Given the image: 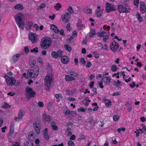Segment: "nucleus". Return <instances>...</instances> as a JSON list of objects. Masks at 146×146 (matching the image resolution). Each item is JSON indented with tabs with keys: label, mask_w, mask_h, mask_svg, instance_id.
<instances>
[{
	"label": "nucleus",
	"mask_w": 146,
	"mask_h": 146,
	"mask_svg": "<svg viewBox=\"0 0 146 146\" xmlns=\"http://www.w3.org/2000/svg\"><path fill=\"white\" fill-rule=\"evenodd\" d=\"M32 58H33V60L31 61L30 64V66L31 68L35 66L36 62L35 57H33Z\"/></svg>",
	"instance_id": "nucleus-29"
},
{
	"label": "nucleus",
	"mask_w": 146,
	"mask_h": 146,
	"mask_svg": "<svg viewBox=\"0 0 146 146\" xmlns=\"http://www.w3.org/2000/svg\"><path fill=\"white\" fill-rule=\"evenodd\" d=\"M34 123L33 124V126H40V120L36 118V121H34Z\"/></svg>",
	"instance_id": "nucleus-27"
},
{
	"label": "nucleus",
	"mask_w": 146,
	"mask_h": 146,
	"mask_svg": "<svg viewBox=\"0 0 146 146\" xmlns=\"http://www.w3.org/2000/svg\"><path fill=\"white\" fill-rule=\"evenodd\" d=\"M56 52L57 53V54L58 57H61L63 55V52L61 50H58Z\"/></svg>",
	"instance_id": "nucleus-40"
},
{
	"label": "nucleus",
	"mask_w": 146,
	"mask_h": 146,
	"mask_svg": "<svg viewBox=\"0 0 146 146\" xmlns=\"http://www.w3.org/2000/svg\"><path fill=\"white\" fill-rule=\"evenodd\" d=\"M21 56L20 54H17L13 55L12 58V61L14 63H15L18 60Z\"/></svg>",
	"instance_id": "nucleus-14"
},
{
	"label": "nucleus",
	"mask_w": 146,
	"mask_h": 146,
	"mask_svg": "<svg viewBox=\"0 0 146 146\" xmlns=\"http://www.w3.org/2000/svg\"><path fill=\"white\" fill-rule=\"evenodd\" d=\"M68 11L71 14H72L74 13V11L72 7L70 6H69L68 9Z\"/></svg>",
	"instance_id": "nucleus-43"
},
{
	"label": "nucleus",
	"mask_w": 146,
	"mask_h": 146,
	"mask_svg": "<svg viewBox=\"0 0 146 146\" xmlns=\"http://www.w3.org/2000/svg\"><path fill=\"white\" fill-rule=\"evenodd\" d=\"M119 48L118 44L117 42L115 43V44H114L113 42H111L110 43V48L111 50L113 51H116Z\"/></svg>",
	"instance_id": "nucleus-11"
},
{
	"label": "nucleus",
	"mask_w": 146,
	"mask_h": 146,
	"mask_svg": "<svg viewBox=\"0 0 146 146\" xmlns=\"http://www.w3.org/2000/svg\"><path fill=\"white\" fill-rule=\"evenodd\" d=\"M45 7V4L44 3H42L41 5L39 6H38L37 7V9L38 10H39L41 9H42L44 8Z\"/></svg>",
	"instance_id": "nucleus-45"
},
{
	"label": "nucleus",
	"mask_w": 146,
	"mask_h": 146,
	"mask_svg": "<svg viewBox=\"0 0 146 146\" xmlns=\"http://www.w3.org/2000/svg\"><path fill=\"white\" fill-rule=\"evenodd\" d=\"M4 77L6 79L7 84L9 86L16 85V84H15L16 80L14 77L9 76L7 75H5Z\"/></svg>",
	"instance_id": "nucleus-5"
},
{
	"label": "nucleus",
	"mask_w": 146,
	"mask_h": 146,
	"mask_svg": "<svg viewBox=\"0 0 146 146\" xmlns=\"http://www.w3.org/2000/svg\"><path fill=\"white\" fill-rule=\"evenodd\" d=\"M14 8L18 10H22L24 8L22 4H17L14 7Z\"/></svg>",
	"instance_id": "nucleus-22"
},
{
	"label": "nucleus",
	"mask_w": 146,
	"mask_h": 146,
	"mask_svg": "<svg viewBox=\"0 0 146 146\" xmlns=\"http://www.w3.org/2000/svg\"><path fill=\"white\" fill-rule=\"evenodd\" d=\"M140 9L141 12L142 13H143L145 12L146 11V7L145 4V3L143 2H141L140 3Z\"/></svg>",
	"instance_id": "nucleus-15"
},
{
	"label": "nucleus",
	"mask_w": 146,
	"mask_h": 146,
	"mask_svg": "<svg viewBox=\"0 0 146 146\" xmlns=\"http://www.w3.org/2000/svg\"><path fill=\"white\" fill-rule=\"evenodd\" d=\"M55 96L56 99H58L59 98H63L61 94H57L55 95Z\"/></svg>",
	"instance_id": "nucleus-59"
},
{
	"label": "nucleus",
	"mask_w": 146,
	"mask_h": 146,
	"mask_svg": "<svg viewBox=\"0 0 146 146\" xmlns=\"http://www.w3.org/2000/svg\"><path fill=\"white\" fill-rule=\"evenodd\" d=\"M137 17L138 20H139V21H140V22H141L142 21V18L141 17V16L139 14H138L137 15Z\"/></svg>",
	"instance_id": "nucleus-54"
},
{
	"label": "nucleus",
	"mask_w": 146,
	"mask_h": 146,
	"mask_svg": "<svg viewBox=\"0 0 146 146\" xmlns=\"http://www.w3.org/2000/svg\"><path fill=\"white\" fill-rule=\"evenodd\" d=\"M65 79L67 82L74 80H75V78L74 77L69 75H66L65 76Z\"/></svg>",
	"instance_id": "nucleus-19"
},
{
	"label": "nucleus",
	"mask_w": 146,
	"mask_h": 146,
	"mask_svg": "<svg viewBox=\"0 0 146 146\" xmlns=\"http://www.w3.org/2000/svg\"><path fill=\"white\" fill-rule=\"evenodd\" d=\"M38 105L39 107H42L44 106V104L42 102H38Z\"/></svg>",
	"instance_id": "nucleus-60"
},
{
	"label": "nucleus",
	"mask_w": 146,
	"mask_h": 146,
	"mask_svg": "<svg viewBox=\"0 0 146 146\" xmlns=\"http://www.w3.org/2000/svg\"><path fill=\"white\" fill-rule=\"evenodd\" d=\"M70 114L74 117H76V115H78V114L76 112L74 111H71Z\"/></svg>",
	"instance_id": "nucleus-46"
},
{
	"label": "nucleus",
	"mask_w": 146,
	"mask_h": 146,
	"mask_svg": "<svg viewBox=\"0 0 146 146\" xmlns=\"http://www.w3.org/2000/svg\"><path fill=\"white\" fill-rule=\"evenodd\" d=\"M24 50L26 54H27L29 52V50L27 47L26 46L24 48Z\"/></svg>",
	"instance_id": "nucleus-61"
},
{
	"label": "nucleus",
	"mask_w": 146,
	"mask_h": 146,
	"mask_svg": "<svg viewBox=\"0 0 146 146\" xmlns=\"http://www.w3.org/2000/svg\"><path fill=\"white\" fill-rule=\"evenodd\" d=\"M14 124H12L10 127V130L9 131V133L8 134V136H10L13 134L14 131Z\"/></svg>",
	"instance_id": "nucleus-28"
},
{
	"label": "nucleus",
	"mask_w": 146,
	"mask_h": 146,
	"mask_svg": "<svg viewBox=\"0 0 146 146\" xmlns=\"http://www.w3.org/2000/svg\"><path fill=\"white\" fill-rule=\"evenodd\" d=\"M26 96L28 100L31 98L34 97L36 94L35 92L33 91V89L29 86L26 88Z\"/></svg>",
	"instance_id": "nucleus-4"
},
{
	"label": "nucleus",
	"mask_w": 146,
	"mask_h": 146,
	"mask_svg": "<svg viewBox=\"0 0 146 146\" xmlns=\"http://www.w3.org/2000/svg\"><path fill=\"white\" fill-rule=\"evenodd\" d=\"M28 35L29 38L31 41L32 43H35L37 41L38 36L35 33H29Z\"/></svg>",
	"instance_id": "nucleus-7"
},
{
	"label": "nucleus",
	"mask_w": 146,
	"mask_h": 146,
	"mask_svg": "<svg viewBox=\"0 0 146 146\" xmlns=\"http://www.w3.org/2000/svg\"><path fill=\"white\" fill-rule=\"evenodd\" d=\"M74 38L73 36H71L69 38H68L66 40V42L68 43H70V41L73 39Z\"/></svg>",
	"instance_id": "nucleus-58"
},
{
	"label": "nucleus",
	"mask_w": 146,
	"mask_h": 146,
	"mask_svg": "<svg viewBox=\"0 0 146 146\" xmlns=\"http://www.w3.org/2000/svg\"><path fill=\"white\" fill-rule=\"evenodd\" d=\"M25 146H34V145L33 143L31 141H30L29 142L27 141V142L25 144Z\"/></svg>",
	"instance_id": "nucleus-47"
},
{
	"label": "nucleus",
	"mask_w": 146,
	"mask_h": 146,
	"mask_svg": "<svg viewBox=\"0 0 146 146\" xmlns=\"http://www.w3.org/2000/svg\"><path fill=\"white\" fill-rule=\"evenodd\" d=\"M86 110V109H84L83 107H82L79 108L78 109V111L79 112L82 111V112H84Z\"/></svg>",
	"instance_id": "nucleus-50"
},
{
	"label": "nucleus",
	"mask_w": 146,
	"mask_h": 146,
	"mask_svg": "<svg viewBox=\"0 0 146 146\" xmlns=\"http://www.w3.org/2000/svg\"><path fill=\"white\" fill-rule=\"evenodd\" d=\"M67 145L68 146H75L74 142L71 140H69L68 142Z\"/></svg>",
	"instance_id": "nucleus-41"
},
{
	"label": "nucleus",
	"mask_w": 146,
	"mask_h": 146,
	"mask_svg": "<svg viewBox=\"0 0 146 146\" xmlns=\"http://www.w3.org/2000/svg\"><path fill=\"white\" fill-rule=\"evenodd\" d=\"M127 110L128 112H130L132 110V108L131 105H130L128 102L127 103Z\"/></svg>",
	"instance_id": "nucleus-36"
},
{
	"label": "nucleus",
	"mask_w": 146,
	"mask_h": 146,
	"mask_svg": "<svg viewBox=\"0 0 146 146\" xmlns=\"http://www.w3.org/2000/svg\"><path fill=\"white\" fill-rule=\"evenodd\" d=\"M70 23H68L67 25L66 28L67 30L69 31H71V29H70Z\"/></svg>",
	"instance_id": "nucleus-62"
},
{
	"label": "nucleus",
	"mask_w": 146,
	"mask_h": 146,
	"mask_svg": "<svg viewBox=\"0 0 146 146\" xmlns=\"http://www.w3.org/2000/svg\"><path fill=\"white\" fill-rule=\"evenodd\" d=\"M89 121H88L89 123L91 125L90 127H93L95 125V123L94 122V120L92 117H90L89 118Z\"/></svg>",
	"instance_id": "nucleus-32"
},
{
	"label": "nucleus",
	"mask_w": 146,
	"mask_h": 146,
	"mask_svg": "<svg viewBox=\"0 0 146 146\" xmlns=\"http://www.w3.org/2000/svg\"><path fill=\"white\" fill-rule=\"evenodd\" d=\"M61 60L62 62L64 64H67L69 61L68 58L67 56L65 55L62 56Z\"/></svg>",
	"instance_id": "nucleus-16"
},
{
	"label": "nucleus",
	"mask_w": 146,
	"mask_h": 146,
	"mask_svg": "<svg viewBox=\"0 0 146 146\" xmlns=\"http://www.w3.org/2000/svg\"><path fill=\"white\" fill-rule=\"evenodd\" d=\"M33 72V70H31L28 71L27 72V74L28 75H27V78H34V77H33L34 72Z\"/></svg>",
	"instance_id": "nucleus-20"
},
{
	"label": "nucleus",
	"mask_w": 146,
	"mask_h": 146,
	"mask_svg": "<svg viewBox=\"0 0 146 146\" xmlns=\"http://www.w3.org/2000/svg\"><path fill=\"white\" fill-rule=\"evenodd\" d=\"M117 9L118 10L120 13H127L130 12L129 7L127 8L126 7L123 6L122 5H120L118 6Z\"/></svg>",
	"instance_id": "nucleus-6"
},
{
	"label": "nucleus",
	"mask_w": 146,
	"mask_h": 146,
	"mask_svg": "<svg viewBox=\"0 0 146 146\" xmlns=\"http://www.w3.org/2000/svg\"><path fill=\"white\" fill-rule=\"evenodd\" d=\"M103 83L102 81H99L98 82V84L99 86L101 88H104V86L102 84Z\"/></svg>",
	"instance_id": "nucleus-57"
},
{
	"label": "nucleus",
	"mask_w": 146,
	"mask_h": 146,
	"mask_svg": "<svg viewBox=\"0 0 146 146\" xmlns=\"http://www.w3.org/2000/svg\"><path fill=\"white\" fill-rule=\"evenodd\" d=\"M62 21L65 23H67L68 22V20L70 18V14L66 12L62 15Z\"/></svg>",
	"instance_id": "nucleus-10"
},
{
	"label": "nucleus",
	"mask_w": 146,
	"mask_h": 146,
	"mask_svg": "<svg viewBox=\"0 0 146 146\" xmlns=\"http://www.w3.org/2000/svg\"><path fill=\"white\" fill-rule=\"evenodd\" d=\"M38 48L37 47H36L35 48H33V49H31V51L32 52H35L36 53H37L38 52Z\"/></svg>",
	"instance_id": "nucleus-49"
},
{
	"label": "nucleus",
	"mask_w": 146,
	"mask_h": 146,
	"mask_svg": "<svg viewBox=\"0 0 146 146\" xmlns=\"http://www.w3.org/2000/svg\"><path fill=\"white\" fill-rule=\"evenodd\" d=\"M50 28L55 33H57L59 32L58 27L53 24L50 25Z\"/></svg>",
	"instance_id": "nucleus-17"
},
{
	"label": "nucleus",
	"mask_w": 146,
	"mask_h": 146,
	"mask_svg": "<svg viewBox=\"0 0 146 146\" xmlns=\"http://www.w3.org/2000/svg\"><path fill=\"white\" fill-rule=\"evenodd\" d=\"M34 127L36 132L38 134H39L40 132V126H35Z\"/></svg>",
	"instance_id": "nucleus-37"
},
{
	"label": "nucleus",
	"mask_w": 146,
	"mask_h": 146,
	"mask_svg": "<svg viewBox=\"0 0 146 146\" xmlns=\"http://www.w3.org/2000/svg\"><path fill=\"white\" fill-rule=\"evenodd\" d=\"M92 10L88 7L84 9V12L86 14H91L92 13Z\"/></svg>",
	"instance_id": "nucleus-30"
},
{
	"label": "nucleus",
	"mask_w": 146,
	"mask_h": 146,
	"mask_svg": "<svg viewBox=\"0 0 146 146\" xmlns=\"http://www.w3.org/2000/svg\"><path fill=\"white\" fill-rule=\"evenodd\" d=\"M64 48L66 50H68L69 52H70L72 50L71 47L68 44L64 45Z\"/></svg>",
	"instance_id": "nucleus-35"
},
{
	"label": "nucleus",
	"mask_w": 146,
	"mask_h": 146,
	"mask_svg": "<svg viewBox=\"0 0 146 146\" xmlns=\"http://www.w3.org/2000/svg\"><path fill=\"white\" fill-rule=\"evenodd\" d=\"M23 18V15L20 13H17L15 17L16 24L19 28L22 30H23L25 27V23Z\"/></svg>",
	"instance_id": "nucleus-1"
},
{
	"label": "nucleus",
	"mask_w": 146,
	"mask_h": 146,
	"mask_svg": "<svg viewBox=\"0 0 146 146\" xmlns=\"http://www.w3.org/2000/svg\"><path fill=\"white\" fill-rule=\"evenodd\" d=\"M92 65V64L91 62L90 61H87V64L86 66V67L87 68H89Z\"/></svg>",
	"instance_id": "nucleus-56"
},
{
	"label": "nucleus",
	"mask_w": 146,
	"mask_h": 146,
	"mask_svg": "<svg viewBox=\"0 0 146 146\" xmlns=\"http://www.w3.org/2000/svg\"><path fill=\"white\" fill-rule=\"evenodd\" d=\"M80 62H81L82 64H83L84 65L85 64V63L86 62V61L83 58H82L80 59Z\"/></svg>",
	"instance_id": "nucleus-55"
},
{
	"label": "nucleus",
	"mask_w": 146,
	"mask_h": 146,
	"mask_svg": "<svg viewBox=\"0 0 146 146\" xmlns=\"http://www.w3.org/2000/svg\"><path fill=\"white\" fill-rule=\"evenodd\" d=\"M70 111L69 110L67 109L64 112V113L65 115H67L70 114Z\"/></svg>",
	"instance_id": "nucleus-51"
},
{
	"label": "nucleus",
	"mask_w": 146,
	"mask_h": 146,
	"mask_svg": "<svg viewBox=\"0 0 146 146\" xmlns=\"http://www.w3.org/2000/svg\"><path fill=\"white\" fill-rule=\"evenodd\" d=\"M121 82L119 80H117V81H114V86L116 87L119 86V85H121Z\"/></svg>",
	"instance_id": "nucleus-39"
},
{
	"label": "nucleus",
	"mask_w": 146,
	"mask_h": 146,
	"mask_svg": "<svg viewBox=\"0 0 146 146\" xmlns=\"http://www.w3.org/2000/svg\"><path fill=\"white\" fill-rule=\"evenodd\" d=\"M143 131L141 132V133H143L144 134H146V126H144L143 128Z\"/></svg>",
	"instance_id": "nucleus-64"
},
{
	"label": "nucleus",
	"mask_w": 146,
	"mask_h": 146,
	"mask_svg": "<svg viewBox=\"0 0 146 146\" xmlns=\"http://www.w3.org/2000/svg\"><path fill=\"white\" fill-rule=\"evenodd\" d=\"M92 106H95L96 107L93 109V111H95L98 110L99 107L96 103H94L92 104Z\"/></svg>",
	"instance_id": "nucleus-44"
},
{
	"label": "nucleus",
	"mask_w": 146,
	"mask_h": 146,
	"mask_svg": "<svg viewBox=\"0 0 146 146\" xmlns=\"http://www.w3.org/2000/svg\"><path fill=\"white\" fill-rule=\"evenodd\" d=\"M90 100L89 99V98L86 97V98L82 101L84 104L85 106H87L88 105L90 102Z\"/></svg>",
	"instance_id": "nucleus-26"
},
{
	"label": "nucleus",
	"mask_w": 146,
	"mask_h": 146,
	"mask_svg": "<svg viewBox=\"0 0 146 146\" xmlns=\"http://www.w3.org/2000/svg\"><path fill=\"white\" fill-rule=\"evenodd\" d=\"M43 133L44 138L46 140L48 139L49 138V136L48 134L47 128H46L44 129L43 131Z\"/></svg>",
	"instance_id": "nucleus-18"
},
{
	"label": "nucleus",
	"mask_w": 146,
	"mask_h": 146,
	"mask_svg": "<svg viewBox=\"0 0 146 146\" xmlns=\"http://www.w3.org/2000/svg\"><path fill=\"white\" fill-rule=\"evenodd\" d=\"M119 119V117L117 115H115L113 117V119L115 121H117Z\"/></svg>",
	"instance_id": "nucleus-48"
},
{
	"label": "nucleus",
	"mask_w": 146,
	"mask_h": 146,
	"mask_svg": "<svg viewBox=\"0 0 146 146\" xmlns=\"http://www.w3.org/2000/svg\"><path fill=\"white\" fill-rule=\"evenodd\" d=\"M108 36L107 35H104L103 36V40L104 41L106 42L108 38Z\"/></svg>",
	"instance_id": "nucleus-53"
},
{
	"label": "nucleus",
	"mask_w": 146,
	"mask_h": 146,
	"mask_svg": "<svg viewBox=\"0 0 146 146\" xmlns=\"http://www.w3.org/2000/svg\"><path fill=\"white\" fill-rule=\"evenodd\" d=\"M44 81V85L46 87V90L49 91L50 88L52 87L53 85L52 74H50L46 76Z\"/></svg>",
	"instance_id": "nucleus-2"
},
{
	"label": "nucleus",
	"mask_w": 146,
	"mask_h": 146,
	"mask_svg": "<svg viewBox=\"0 0 146 146\" xmlns=\"http://www.w3.org/2000/svg\"><path fill=\"white\" fill-rule=\"evenodd\" d=\"M105 104L106 106L110 107L111 105V102L109 99H106L105 100Z\"/></svg>",
	"instance_id": "nucleus-31"
},
{
	"label": "nucleus",
	"mask_w": 146,
	"mask_h": 146,
	"mask_svg": "<svg viewBox=\"0 0 146 146\" xmlns=\"http://www.w3.org/2000/svg\"><path fill=\"white\" fill-rule=\"evenodd\" d=\"M104 82L108 84H109L110 82V78L108 77H105L102 79Z\"/></svg>",
	"instance_id": "nucleus-23"
},
{
	"label": "nucleus",
	"mask_w": 146,
	"mask_h": 146,
	"mask_svg": "<svg viewBox=\"0 0 146 146\" xmlns=\"http://www.w3.org/2000/svg\"><path fill=\"white\" fill-rule=\"evenodd\" d=\"M90 34L91 33L93 35H96V32L95 29H91L90 32L89 33Z\"/></svg>",
	"instance_id": "nucleus-52"
},
{
	"label": "nucleus",
	"mask_w": 146,
	"mask_h": 146,
	"mask_svg": "<svg viewBox=\"0 0 146 146\" xmlns=\"http://www.w3.org/2000/svg\"><path fill=\"white\" fill-rule=\"evenodd\" d=\"M61 7V5L59 3H57L54 6V8L57 10H58Z\"/></svg>",
	"instance_id": "nucleus-38"
},
{
	"label": "nucleus",
	"mask_w": 146,
	"mask_h": 146,
	"mask_svg": "<svg viewBox=\"0 0 146 146\" xmlns=\"http://www.w3.org/2000/svg\"><path fill=\"white\" fill-rule=\"evenodd\" d=\"M51 127L52 128V129L54 130L57 131L58 129V127L56 125V123L54 121H52L51 122Z\"/></svg>",
	"instance_id": "nucleus-25"
},
{
	"label": "nucleus",
	"mask_w": 146,
	"mask_h": 146,
	"mask_svg": "<svg viewBox=\"0 0 146 146\" xmlns=\"http://www.w3.org/2000/svg\"><path fill=\"white\" fill-rule=\"evenodd\" d=\"M39 68L37 66H36L33 69L31 70H33V72L34 73V75L33 77L34 78H36L37 77V75L39 72Z\"/></svg>",
	"instance_id": "nucleus-13"
},
{
	"label": "nucleus",
	"mask_w": 146,
	"mask_h": 146,
	"mask_svg": "<svg viewBox=\"0 0 146 146\" xmlns=\"http://www.w3.org/2000/svg\"><path fill=\"white\" fill-rule=\"evenodd\" d=\"M43 122L45 123L49 122L51 121V118L49 115H47L45 113H43L42 115Z\"/></svg>",
	"instance_id": "nucleus-9"
},
{
	"label": "nucleus",
	"mask_w": 146,
	"mask_h": 146,
	"mask_svg": "<svg viewBox=\"0 0 146 146\" xmlns=\"http://www.w3.org/2000/svg\"><path fill=\"white\" fill-rule=\"evenodd\" d=\"M52 40L48 37H43L41 41L40 46L41 47L44 49H48L51 45Z\"/></svg>",
	"instance_id": "nucleus-3"
},
{
	"label": "nucleus",
	"mask_w": 146,
	"mask_h": 146,
	"mask_svg": "<svg viewBox=\"0 0 146 146\" xmlns=\"http://www.w3.org/2000/svg\"><path fill=\"white\" fill-rule=\"evenodd\" d=\"M57 52L54 51H53L51 54V56L53 58L57 59L58 58V56H57Z\"/></svg>",
	"instance_id": "nucleus-34"
},
{
	"label": "nucleus",
	"mask_w": 146,
	"mask_h": 146,
	"mask_svg": "<svg viewBox=\"0 0 146 146\" xmlns=\"http://www.w3.org/2000/svg\"><path fill=\"white\" fill-rule=\"evenodd\" d=\"M117 66L115 65H112L111 68V70L113 72L116 71L117 70Z\"/></svg>",
	"instance_id": "nucleus-42"
},
{
	"label": "nucleus",
	"mask_w": 146,
	"mask_h": 146,
	"mask_svg": "<svg viewBox=\"0 0 146 146\" xmlns=\"http://www.w3.org/2000/svg\"><path fill=\"white\" fill-rule=\"evenodd\" d=\"M104 10V9H101L100 10H99L96 11V15L97 17L98 18H100L102 15L103 12Z\"/></svg>",
	"instance_id": "nucleus-21"
},
{
	"label": "nucleus",
	"mask_w": 146,
	"mask_h": 146,
	"mask_svg": "<svg viewBox=\"0 0 146 146\" xmlns=\"http://www.w3.org/2000/svg\"><path fill=\"white\" fill-rule=\"evenodd\" d=\"M78 22L77 25V28L79 29L80 30L81 29V28L84 27V25L83 24L81 23V22L80 21V20L78 19Z\"/></svg>",
	"instance_id": "nucleus-33"
},
{
	"label": "nucleus",
	"mask_w": 146,
	"mask_h": 146,
	"mask_svg": "<svg viewBox=\"0 0 146 146\" xmlns=\"http://www.w3.org/2000/svg\"><path fill=\"white\" fill-rule=\"evenodd\" d=\"M23 116L24 114L23 111L22 110L20 109L18 117H15L14 120L16 121H19L22 119Z\"/></svg>",
	"instance_id": "nucleus-12"
},
{
	"label": "nucleus",
	"mask_w": 146,
	"mask_h": 146,
	"mask_svg": "<svg viewBox=\"0 0 146 146\" xmlns=\"http://www.w3.org/2000/svg\"><path fill=\"white\" fill-rule=\"evenodd\" d=\"M106 10L107 12H110L116 10V8L114 7L113 5L110 3L106 2Z\"/></svg>",
	"instance_id": "nucleus-8"
},
{
	"label": "nucleus",
	"mask_w": 146,
	"mask_h": 146,
	"mask_svg": "<svg viewBox=\"0 0 146 146\" xmlns=\"http://www.w3.org/2000/svg\"><path fill=\"white\" fill-rule=\"evenodd\" d=\"M134 3L135 5L137 6L139 3V0H134Z\"/></svg>",
	"instance_id": "nucleus-63"
},
{
	"label": "nucleus",
	"mask_w": 146,
	"mask_h": 146,
	"mask_svg": "<svg viewBox=\"0 0 146 146\" xmlns=\"http://www.w3.org/2000/svg\"><path fill=\"white\" fill-rule=\"evenodd\" d=\"M68 73L70 75L74 77H78L79 76L78 74L76 73L74 71L71 70L69 71Z\"/></svg>",
	"instance_id": "nucleus-24"
}]
</instances>
